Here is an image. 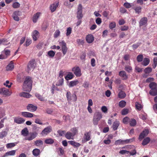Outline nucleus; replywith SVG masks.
<instances>
[{"instance_id": "50", "label": "nucleus", "mask_w": 157, "mask_h": 157, "mask_svg": "<svg viewBox=\"0 0 157 157\" xmlns=\"http://www.w3.org/2000/svg\"><path fill=\"white\" fill-rule=\"evenodd\" d=\"M130 120V119L129 117H126L123 118V122L125 124H127L129 122Z\"/></svg>"}, {"instance_id": "8", "label": "nucleus", "mask_w": 157, "mask_h": 157, "mask_svg": "<svg viewBox=\"0 0 157 157\" xmlns=\"http://www.w3.org/2000/svg\"><path fill=\"white\" fill-rule=\"evenodd\" d=\"M37 135V133L36 132L30 133L25 137V139L28 140H33L36 137Z\"/></svg>"}, {"instance_id": "25", "label": "nucleus", "mask_w": 157, "mask_h": 157, "mask_svg": "<svg viewBox=\"0 0 157 157\" xmlns=\"http://www.w3.org/2000/svg\"><path fill=\"white\" fill-rule=\"evenodd\" d=\"M147 22V19L146 17L142 18L139 22L140 26L146 24Z\"/></svg>"}, {"instance_id": "40", "label": "nucleus", "mask_w": 157, "mask_h": 157, "mask_svg": "<svg viewBox=\"0 0 157 157\" xmlns=\"http://www.w3.org/2000/svg\"><path fill=\"white\" fill-rule=\"evenodd\" d=\"M129 124L131 126H135L136 124V120L134 119H130L129 121Z\"/></svg>"}, {"instance_id": "30", "label": "nucleus", "mask_w": 157, "mask_h": 157, "mask_svg": "<svg viewBox=\"0 0 157 157\" xmlns=\"http://www.w3.org/2000/svg\"><path fill=\"white\" fill-rule=\"evenodd\" d=\"M149 59L147 58H145L142 63V64L144 66H147L149 64Z\"/></svg>"}, {"instance_id": "38", "label": "nucleus", "mask_w": 157, "mask_h": 157, "mask_svg": "<svg viewBox=\"0 0 157 157\" xmlns=\"http://www.w3.org/2000/svg\"><path fill=\"white\" fill-rule=\"evenodd\" d=\"M16 153L15 150H12L6 152L5 155V156H10V155H15Z\"/></svg>"}, {"instance_id": "57", "label": "nucleus", "mask_w": 157, "mask_h": 157, "mask_svg": "<svg viewBox=\"0 0 157 157\" xmlns=\"http://www.w3.org/2000/svg\"><path fill=\"white\" fill-rule=\"evenodd\" d=\"M72 31V29L71 27H68L67 30L66 35L68 36L71 34Z\"/></svg>"}, {"instance_id": "27", "label": "nucleus", "mask_w": 157, "mask_h": 157, "mask_svg": "<svg viewBox=\"0 0 157 157\" xmlns=\"http://www.w3.org/2000/svg\"><path fill=\"white\" fill-rule=\"evenodd\" d=\"M14 67V65L12 61H11L10 63L7 66L6 69L7 71H11Z\"/></svg>"}, {"instance_id": "61", "label": "nucleus", "mask_w": 157, "mask_h": 157, "mask_svg": "<svg viewBox=\"0 0 157 157\" xmlns=\"http://www.w3.org/2000/svg\"><path fill=\"white\" fill-rule=\"evenodd\" d=\"M134 9L136 13H139L141 12V7L140 6L135 7Z\"/></svg>"}, {"instance_id": "16", "label": "nucleus", "mask_w": 157, "mask_h": 157, "mask_svg": "<svg viewBox=\"0 0 157 157\" xmlns=\"http://www.w3.org/2000/svg\"><path fill=\"white\" fill-rule=\"evenodd\" d=\"M90 132H86L85 133L83 136V140L82 141L86 142L90 140L91 139Z\"/></svg>"}, {"instance_id": "21", "label": "nucleus", "mask_w": 157, "mask_h": 157, "mask_svg": "<svg viewBox=\"0 0 157 157\" xmlns=\"http://www.w3.org/2000/svg\"><path fill=\"white\" fill-rule=\"evenodd\" d=\"M41 14V13L40 12H38L34 14L33 17V21L34 23H36L37 22Z\"/></svg>"}, {"instance_id": "9", "label": "nucleus", "mask_w": 157, "mask_h": 157, "mask_svg": "<svg viewBox=\"0 0 157 157\" xmlns=\"http://www.w3.org/2000/svg\"><path fill=\"white\" fill-rule=\"evenodd\" d=\"M12 94V92L9 90L5 88L0 89V94L4 95L6 96H10Z\"/></svg>"}, {"instance_id": "19", "label": "nucleus", "mask_w": 157, "mask_h": 157, "mask_svg": "<svg viewBox=\"0 0 157 157\" xmlns=\"http://www.w3.org/2000/svg\"><path fill=\"white\" fill-rule=\"evenodd\" d=\"M52 131V128L50 126L47 127L45 128L42 132L41 134L43 136L46 135Z\"/></svg>"}, {"instance_id": "2", "label": "nucleus", "mask_w": 157, "mask_h": 157, "mask_svg": "<svg viewBox=\"0 0 157 157\" xmlns=\"http://www.w3.org/2000/svg\"><path fill=\"white\" fill-rule=\"evenodd\" d=\"M102 118V115L100 112L96 113L94 116L93 122L95 125L98 124V122Z\"/></svg>"}, {"instance_id": "56", "label": "nucleus", "mask_w": 157, "mask_h": 157, "mask_svg": "<svg viewBox=\"0 0 157 157\" xmlns=\"http://www.w3.org/2000/svg\"><path fill=\"white\" fill-rule=\"evenodd\" d=\"M143 56L142 55H139L137 57V59L138 62H140L142 61L143 59Z\"/></svg>"}, {"instance_id": "1", "label": "nucleus", "mask_w": 157, "mask_h": 157, "mask_svg": "<svg viewBox=\"0 0 157 157\" xmlns=\"http://www.w3.org/2000/svg\"><path fill=\"white\" fill-rule=\"evenodd\" d=\"M32 83L31 78L29 77H26L23 85V90L26 91H30L32 89Z\"/></svg>"}, {"instance_id": "59", "label": "nucleus", "mask_w": 157, "mask_h": 157, "mask_svg": "<svg viewBox=\"0 0 157 157\" xmlns=\"http://www.w3.org/2000/svg\"><path fill=\"white\" fill-rule=\"evenodd\" d=\"M60 34V31L59 30H56L54 34V37L55 38L57 37Z\"/></svg>"}, {"instance_id": "13", "label": "nucleus", "mask_w": 157, "mask_h": 157, "mask_svg": "<svg viewBox=\"0 0 157 157\" xmlns=\"http://www.w3.org/2000/svg\"><path fill=\"white\" fill-rule=\"evenodd\" d=\"M27 109L29 111L34 112L36 110L37 107L32 104H29L27 106Z\"/></svg>"}, {"instance_id": "63", "label": "nucleus", "mask_w": 157, "mask_h": 157, "mask_svg": "<svg viewBox=\"0 0 157 157\" xmlns=\"http://www.w3.org/2000/svg\"><path fill=\"white\" fill-rule=\"evenodd\" d=\"M140 118L143 120H146L147 118V115L146 114H141L140 115Z\"/></svg>"}, {"instance_id": "17", "label": "nucleus", "mask_w": 157, "mask_h": 157, "mask_svg": "<svg viewBox=\"0 0 157 157\" xmlns=\"http://www.w3.org/2000/svg\"><path fill=\"white\" fill-rule=\"evenodd\" d=\"M39 36V33L36 30H34L32 33V36L34 41L37 40Z\"/></svg>"}, {"instance_id": "32", "label": "nucleus", "mask_w": 157, "mask_h": 157, "mask_svg": "<svg viewBox=\"0 0 157 157\" xmlns=\"http://www.w3.org/2000/svg\"><path fill=\"white\" fill-rule=\"evenodd\" d=\"M40 153V150L38 149L35 148L34 149L33 151V155L35 156H38Z\"/></svg>"}, {"instance_id": "46", "label": "nucleus", "mask_w": 157, "mask_h": 157, "mask_svg": "<svg viewBox=\"0 0 157 157\" xmlns=\"http://www.w3.org/2000/svg\"><path fill=\"white\" fill-rule=\"evenodd\" d=\"M54 142L53 140L51 138L46 139L45 140V143L46 144H52Z\"/></svg>"}, {"instance_id": "18", "label": "nucleus", "mask_w": 157, "mask_h": 157, "mask_svg": "<svg viewBox=\"0 0 157 157\" xmlns=\"http://www.w3.org/2000/svg\"><path fill=\"white\" fill-rule=\"evenodd\" d=\"M130 140L127 139L125 140H122L121 139H119L116 141L114 144L115 145H119L121 144H125L128 143L129 142Z\"/></svg>"}, {"instance_id": "33", "label": "nucleus", "mask_w": 157, "mask_h": 157, "mask_svg": "<svg viewBox=\"0 0 157 157\" xmlns=\"http://www.w3.org/2000/svg\"><path fill=\"white\" fill-rule=\"evenodd\" d=\"M119 125V122L118 121H115L112 127L113 130H117Z\"/></svg>"}, {"instance_id": "36", "label": "nucleus", "mask_w": 157, "mask_h": 157, "mask_svg": "<svg viewBox=\"0 0 157 157\" xmlns=\"http://www.w3.org/2000/svg\"><path fill=\"white\" fill-rule=\"evenodd\" d=\"M149 94L152 96H155L157 95V88L151 90L149 91Z\"/></svg>"}, {"instance_id": "48", "label": "nucleus", "mask_w": 157, "mask_h": 157, "mask_svg": "<svg viewBox=\"0 0 157 157\" xmlns=\"http://www.w3.org/2000/svg\"><path fill=\"white\" fill-rule=\"evenodd\" d=\"M35 95L40 101H44L45 100L44 98L42 97L41 95H40L39 94L36 93L35 94Z\"/></svg>"}, {"instance_id": "4", "label": "nucleus", "mask_w": 157, "mask_h": 157, "mask_svg": "<svg viewBox=\"0 0 157 157\" xmlns=\"http://www.w3.org/2000/svg\"><path fill=\"white\" fill-rule=\"evenodd\" d=\"M72 71L77 77H79L82 75L81 69L78 67H73Z\"/></svg>"}, {"instance_id": "64", "label": "nucleus", "mask_w": 157, "mask_h": 157, "mask_svg": "<svg viewBox=\"0 0 157 157\" xmlns=\"http://www.w3.org/2000/svg\"><path fill=\"white\" fill-rule=\"evenodd\" d=\"M76 42L79 45L83 44L84 43V40L82 39H78Z\"/></svg>"}, {"instance_id": "47", "label": "nucleus", "mask_w": 157, "mask_h": 157, "mask_svg": "<svg viewBox=\"0 0 157 157\" xmlns=\"http://www.w3.org/2000/svg\"><path fill=\"white\" fill-rule=\"evenodd\" d=\"M126 105V102L124 101H120L119 105V106L121 108H123Z\"/></svg>"}, {"instance_id": "10", "label": "nucleus", "mask_w": 157, "mask_h": 157, "mask_svg": "<svg viewBox=\"0 0 157 157\" xmlns=\"http://www.w3.org/2000/svg\"><path fill=\"white\" fill-rule=\"evenodd\" d=\"M35 64L34 60H32L29 62L27 66V71L28 72L33 70L35 68Z\"/></svg>"}, {"instance_id": "41", "label": "nucleus", "mask_w": 157, "mask_h": 157, "mask_svg": "<svg viewBox=\"0 0 157 157\" xmlns=\"http://www.w3.org/2000/svg\"><path fill=\"white\" fill-rule=\"evenodd\" d=\"M157 84L154 82H151L149 85V86L151 90L157 88Z\"/></svg>"}, {"instance_id": "39", "label": "nucleus", "mask_w": 157, "mask_h": 157, "mask_svg": "<svg viewBox=\"0 0 157 157\" xmlns=\"http://www.w3.org/2000/svg\"><path fill=\"white\" fill-rule=\"evenodd\" d=\"M150 139L149 137H147L144 139L142 144L143 145L147 144L150 141Z\"/></svg>"}, {"instance_id": "58", "label": "nucleus", "mask_w": 157, "mask_h": 157, "mask_svg": "<svg viewBox=\"0 0 157 157\" xmlns=\"http://www.w3.org/2000/svg\"><path fill=\"white\" fill-rule=\"evenodd\" d=\"M15 145L14 143H10L6 144V147L7 148H11L14 147Z\"/></svg>"}, {"instance_id": "49", "label": "nucleus", "mask_w": 157, "mask_h": 157, "mask_svg": "<svg viewBox=\"0 0 157 157\" xmlns=\"http://www.w3.org/2000/svg\"><path fill=\"white\" fill-rule=\"evenodd\" d=\"M132 67L129 65H126L125 67V70L128 72H130L132 71Z\"/></svg>"}, {"instance_id": "31", "label": "nucleus", "mask_w": 157, "mask_h": 157, "mask_svg": "<svg viewBox=\"0 0 157 157\" xmlns=\"http://www.w3.org/2000/svg\"><path fill=\"white\" fill-rule=\"evenodd\" d=\"M7 134V132L6 130H3L0 132V138L2 139L6 137Z\"/></svg>"}, {"instance_id": "14", "label": "nucleus", "mask_w": 157, "mask_h": 157, "mask_svg": "<svg viewBox=\"0 0 157 157\" xmlns=\"http://www.w3.org/2000/svg\"><path fill=\"white\" fill-rule=\"evenodd\" d=\"M67 98V101H70L72 99V97L73 98V100L75 101L76 100V95H73L71 96V94L69 91H67L66 94Z\"/></svg>"}, {"instance_id": "51", "label": "nucleus", "mask_w": 157, "mask_h": 157, "mask_svg": "<svg viewBox=\"0 0 157 157\" xmlns=\"http://www.w3.org/2000/svg\"><path fill=\"white\" fill-rule=\"evenodd\" d=\"M43 144V141L40 140H37L35 142V144L37 146L41 145Z\"/></svg>"}, {"instance_id": "23", "label": "nucleus", "mask_w": 157, "mask_h": 157, "mask_svg": "<svg viewBox=\"0 0 157 157\" xmlns=\"http://www.w3.org/2000/svg\"><path fill=\"white\" fill-rule=\"evenodd\" d=\"M119 75L122 78L123 80H126L128 78V76L126 75V72L124 71H120L119 72Z\"/></svg>"}, {"instance_id": "53", "label": "nucleus", "mask_w": 157, "mask_h": 157, "mask_svg": "<svg viewBox=\"0 0 157 157\" xmlns=\"http://www.w3.org/2000/svg\"><path fill=\"white\" fill-rule=\"evenodd\" d=\"M20 6V4L18 2H16L13 3L12 6L13 8H17L19 7Z\"/></svg>"}, {"instance_id": "35", "label": "nucleus", "mask_w": 157, "mask_h": 157, "mask_svg": "<svg viewBox=\"0 0 157 157\" xmlns=\"http://www.w3.org/2000/svg\"><path fill=\"white\" fill-rule=\"evenodd\" d=\"M64 79L63 78H60L56 82V85L57 86H62L63 83Z\"/></svg>"}, {"instance_id": "45", "label": "nucleus", "mask_w": 157, "mask_h": 157, "mask_svg": "<svg viewBox=\"0 0 157 157\" xmlns=\"http://www.w3.org/2000/svg\"><path fill=\"white\" fill-rule=\"evenodd\" d=\"M135 106L136 109L139 110H141L143 107V106L141 104L137 102L136 103Z\"/></svg>"}, {"instance_id": "28", "label": "nucleus", "mask_w": 157, "mask_h": 157, "mask_svg": "<svg viewBox=\"0 0 157 157\" xmlns=\"http://www.w3.org/2000/svg\"><path fill=\"white\" fill-rule=\"evenodd\" d=\"M65 137L68 140L73 139L74 136L73 134L70 132H68L65 134Z\"/></svg>"}, {"instance_id": "6", "label": "nucleus", "mask_w": 157, "mask_h": 157, "mask_svg": "<svg viewBox=\"0 0 157 157\" xmlns=\"http://www.w3.org/2000/svg\"><path fill=\"white\" fill-rule=\"evenodd\" d=\"M83 17L82 14V6L79 4L78 8V11L77 14V17L79 19H81Z\"/></svg>"}, {"instance_id": "55", "label": "nucleus", "mask_w": 157, "mask_h": 157, "mask_svg": "<svg viewBox=\"0 0 157 157\" xmlns=\"http://www.w3.org/2000/svg\"><path fill=\"white\" fill-rule=\"evenodd\" d=\"M101 110L104 113H106L107 112L108 109L106 106H103L101 107Z\"/></svg>"}, {"instance_id": "34", "label": "nucleus", "mask_w": 157, "mask_h": 157, "mask_svg": "<svg viewBox=\"0 0 157 157\" xmlns=\"http://www.w3.org/2000/svg\"><path fill=\"white\" fill-rule=\"evenodd\" d=\"M68 142L70 144L76 147H79L80 146V144L79 143L73 141H69Z\"/></svg>"}, {"instance_id": "62", "label": "nucleus", "mask_w": 157, "mask_h": 157, "mask_svg": "<svg viewBox=\"0 0 157 157\" xmlns=\"http://www.w3.org/2000/svg\"><path fill=\"white\" fill-rule=\"evenodd\" d=\"M152 71V69L151 67H147L145 68L144 70V72L146 73H149Z\"/></svg>"}, {"instance_id": "24", "label": "nucleus", "mask_w": 157, "mask_h": 157, "mask_svg": "<svg viewBox=\"0 0 157 157\" xmlns=\"http://www.w3.org/2000/svg\"><path fill=\"white\" fill-rule=\"evenodd\" d=\"M78 83L79 82L78 80L72 81L69 82L68 86L69 87H71L76 86Z\"/></svg>"}, {"instance_id": "42", "label": "nucleus", "mask_w": 157, "mask_h": 157, "mask_svg": "<svg viewBox=\"0 0 157 157\" xmlns=\"http://www.w3.org/2000/svg\"><path fill=\"white\" fill-rule=\"evenodd\" d=\"M3 85L6 87L9 88L11 87L12 83L10 82L9 80H6L5 82L4 83Z\"/></svg>"}, {"instance_id": "44", "label": "nucleus", "mask_w": 157, "mask_h": 157, "mask_svg": "<svg viewBox=\"0 0 157 157\" xmlns=\"http://www.w3.org/2000/svg\"><path fill=\"white\" fill-rule=\"evenodd\" d=\"M118 96L121 98H123L126 96V94L124 92L121 91L119 93Z\"/></svg>"}, {"instance_id": "22", "label": "nucleus", "mask_w": 157, "mask_h": 157, "mask_svg": "<svg viewBox=\"0 0 157 157\" xmlns=\"http://www.w3.org/2000/svg\"><path fill=\"white\" fill-rule=\"evenodd\" d=\"M21 15V13L18 11H16L14 12L13 14V17L14 20L16 21H19V18L18 16Z\"/></svg>"}, {"instance_id": "15", "label": "nucleus", "mask_w": 157, "mask_h": 157, "mask_svg": "<svg viewBox=\"0 0 157 157\" xmlns=\"http://www.w3.org/2000/svg\"><path fill=\"white\" fill-rule=\"evenodd\" d=\"M86 39L88 43L90 44L92 43L94 40V37L92 34H89L86 36Z\"/></svg>"}, {"instance_id": "5", "label": "nucleus", "mask_w": 157, "mask_h": 157, "mask_svg": "<svg viewBox=\"0 0 157 157\" xmlns=\"http://www.w3.org/2000/svg\"><path fill=\"white\" fill-rule=\"evenodd\" d=\"M59 1H56L50 5L49 8L51 12H54L59 6Z\"/></svg>"}, {"instance_id": "37", "label": "nucleus", "mask_w": 157, "mask_h": 157, "mask_svg": "<svg viewBox=\"0 0 157 157\" xmlns=\"http://www.w3.org/2000/svg\"><path fill=\"white\" fill-rule=\"evenodd\" d=\"M21 133L23 136L26 137L29 133L28 129L26 128H25L21 131Z\"/></svg>"}, {"instance_id": "11", "label": "nucleus", "mask_w": 157, "mask_h": 157, "mask_svg": "<svg viewBox=\"0 0 157 157\" xmlns=\"http://www.w3.org/2000/svg\"><path fill=\"white\" fill-rule=\"evenodd\" d=\"M149 132V130L147 128L145 129L140 134L139 136V139L141 140L144 137L147 135Z\"/></svg>"}, {"instance_id": "43", "label": "nucleus", "mask_w": 157, "mask_h": 157, "mask_svg": "<svg viewBox=\"0 0 157 157\" xmlns=\"http://www.w3.org/2000/svg\"><path fill=\"white\" fill-rule=\"evenodd\" d=\"M55 52L52 50H50L48 52V55L49 57L53 58L55 56Z\"/></svg>"}, {"instance_id": "7", "label": "nucleus", "mask_w": 157, "mask_h": 157, "mask_svg": "<svg viewBox=\"0 0 157 157\" xmlns=\"http://www.w3.org/2000/svg\"><path fill=\"white\" fill-rule=\"evenodd\" d=\"M59 43L60 45L62 47L63 54L64 55H65L67 50V48L66 46V44L63 40L59 41Z\"/></svg>"}, {"instance_id": "52", "label": "nucleus", "mask_w": 157, "mask_h": 157, "mask_svg": "<svg viewBox=\"0 0 157 157\" xmlns=\"http://www.w3.org/2000/svg\"><path fill=\"white\" fill-rule=\"evenodd\" d=\"M116 23L114 22H110L109 25V27L111 29L114 28L116 27Z\"/></svg>"}, {"instance_id": "12", "label": "nucleus", "mask_w": 157, "mask_h": 157, "mask_svg": "<svg viewBox=\"0 0 157 157\" xmlns=\"http://www.w3.org/2000/svg\"><path fill=\"white\" fill-rule=\"evenodd\" d=\"M14 122L18 124H21L23 123L25 120L23 118L20 117H14Z\"/></svg>"}, {"instance_id": "20", "label": "nucleus", "mask_w": 157, "mask_h": 157, "mask_svg": "<svg viewBox=\"0 0 157 157\" xmlns=\"http://www.w3.org/2000/svg\"><path fill=\"white\" fill-rule=\"evenodd\" d=\"M21 115L23 117L27 118H31L34 115L32 113L29 112H23L21 113Z\"/></svg>"}, {"instance_id": "60", "label": "nucleus", "mask_w": 157, "mask_h": 157, "mask_svg": "<svg viewBox=\"0 0 157 157\" xmlns=\"http://www.w3.org/2000/svg\"><path fill=\"white\" fill-rule=\"evenodd\" d=\"M128 110L127 109H124L121 111V114L122 115H125L128 113Z\"/></svg>"}, {"instance_id": "3", "label": "nucleus", "mask_w": 157, "mask_h": 157, "mask_svg": "<svg viewBox=\"0 0 157 157\" xmlns=\"http://www.w3.org/2000/svg\"><path fill=\"white\" fill-rule=\"evenodd\" d=\"M10 51L8 49H5L2 52V54L0 55V59H5L10 55Z\"/></svg>"}, {"instance_id": "29", "label": "nucleus", "mask_w": 157, "mask_h": 157, "mask_svg": "<svg viewBox=\"0 0 157 157\" xmlns=\"http://www.w3.org/2000/svg\"><path fill=\"white\" fill-rule=\"evenodd\" d=\"M74 77L73 74L71 72H69L67 75L65 77V79L68 80L72 79Z\"/></svg>"}, {"instance_id": "54", "label": "nucleus", "mask_w": 157, "mask_h": 157, "mask_svg": "<svg viewBox=\"0 0 157 157\" xmlns=\"http://www.w3.org/2000/svg\"><path fill=\"white\" fill-rule=\"evenodd\" d=\"M71 131L72 133L75 136V135L77 133L78 130L76 128H73L71 129Z\"/></svg>"}, {"instance_id": "26", "label": "nucleus", "mask_w": 157, "mask_h": 157, "mask_svg": "<svg viewBox=\"0 0 157 157\" xmlns=\"http://www.w3.org/2000/svg\"><path fill=\"white\" fill-rule=\"evenodd\" d=\"M19 96L21 97H25L26 98H29L31 96V95L29 93L24 92L20 93Z\"/></svg>"}]
</instances>
